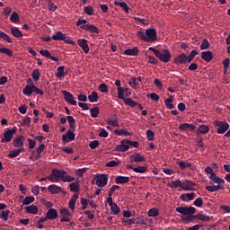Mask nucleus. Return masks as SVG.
Wrapping results in <instances>:
<instances>
[{
	"label": "nucleus",
	"instance_id": "nucleus-38",
	"mask_svg": "<svg viewBox=\"0 0 230 230\" xmlns=\"http://www.w3.org/2000/svg\"><path fill=\"white\" fill-rule=\"evenodd\" d=\"M11 32L13 37H22V31H21V30H19V28L17 27L11 28Z\"/></svg>",
	"mask_w": 230,
	"mask_h": 230
},
{
	"label": "nucleus",
	"instance_id": "nucleus-20",
	"mask_svg": "<svg viewBox=\"0 0 230 230\" xmlns=\"http://www.w3.org/2000/svg\"><path fill=\"white\" fill-rule=\"evenodd\" d=\"M195 128H197L195 124L182 123L179 126V129L183 132H187V130H195Z\"/></svg>",
	"mask_w": 230,
	"mask_h": 230
},
{
	"label": "nucleus",
	"instance_id": "nucleus-4",
	"mask_svg": "<svg viewBox=\"0 0 230 230\" xmlns=\"http://www.w3.org/2000/svg\"><path fill=\"white\" fill-rule=\"evenodd\" d=\"M214 125L217 127V134H226L229 130V123L227 121L216 120L214 121Z\"/></svg>",
	"mask_w": 230,
	"mask_h": 230
},
{
	"label": "nucleus",
	"instance_id": "nucleus-6",
	"mask_svg": "<svg viewBox=\"0 0 230 230\" xmlns=\"http://www.w3.org/2000/svg\"><path fill=\"white\" fill-rule=\"evenodd\" d=\"M17 132V129L15 128H13L12 129H7L4 133V137L1 138L2 143H10L12 141V138L13 137V135H15Z\"/></svg>",
	"mask_w": 230,
	"mask_h": 230
},
{
	"label": "nucleus",
	"instance_id": "nucleus-46",
	"mask_svg": "<svg viewBox=\"0 0 230 230\" xmlns=\"http://www.w3.org/2000/svg\"><path fill=\"white\" fill-rule=\"evenodd\" d=\"M65 69H66V67L64 66H60L58 67V69H57L58 73L56 74L57 78H64Z\"/></svg>",
	"mask_w": 230,
	"mask_h": 230
},
{
	"label": "nucleus",
	"instance_id": "nucleus-3",
	"mask_svg": "<svg viewBox=\"0 0 230 230\" xmlns=\"http://www.w3.org/2000/svg\"><path fill=\"white\" fill-rule=\"evenodd\" d=\"M176 211L180 213V215H183V217H190L197 213V208L194 207H178L176 208Z\"/></svg>",
	"mask_w": 230,
	"mask_h": 230
},
{
	"label": "nucleus",
	"instance_id": "nucleus-12",
	"mask_svg": "<svg viewBox=\"0 0 230 230\" xmlns=\"http://www.w3.org/2000/svg\"><path fill=\"white\" fill-rule=\"evenodd\" d=\"M130 148V146L128 144V140H122L120 142V145H117L115 146L116 152H127Z\"/></svg>",
	"mask_w": 230,
	"mask_h": 230
},
{
	"label": "nucleus",
	"instance_id": "nucleus-34",
	"mask_svg": "<svg viewBox=\"0 0 230 230\" xmlns=\"http://www.w3.org/2000/svg\"><path fill=\"white\" fill-rule=\"evenodd\" d=\"M76 200H78V194H74L68 202V208H70L72 211H75V204H76Z\"/></svg>",
	"mask_w": 230,
	"mask_h": 230
},
{
	"label": "nucleus",
	"instance_id": "nucleus-13",
	"mask_svg": "<svg viewBox=\"0 0 230 230\" xmlns=\"http://www.w3.org/2000/svg\"><path fill=\"white\" fill-rule=\"evenodd\" d=\"M81 30H84L90 33H100V29L93 24L81 25Z\"/></svg>",
	"mask_w": 230,
	"mask_h": 230
},
{
	"label": "nucleus",
	"instance_id": "nucleus-49",
	"mask_svg": "<svg viewBox=\"0 0 230 230\" xmlns=\"http://www.w3.org/2000/svg\"><path fill=\"white\" fill-rule=\"evenodd\" d=\"M0 53H4V55H7V57H13V51L8 48H0Z\"/></svg>",
	"mask_w": 230,
	"mask_h": 230
},
{
	"label": "nucleus",
	"instance_id": "nucleus-50",
	"mask_svg": "<svg viewBox=\"0 0 230 230\" xmlns=\"http://www.w3.org/2000/svg\"><path fill=\"white\" fill-rule=\"evenodd\" d=\"M0 39H3V40H6V42H9V44H12L13 40L10 39V36L6 34L4 31H0Z\"/></svg>",
	"mask_w": 230,
	"mask_h": 230
},
{
	"label": "nucleus",
	"instance_id": "nucleus-41",
	"mask_svg": "<svg viewBox=\"0 0 230 230\" xmlns=\"http://www.w3.org/2000/svg\"><path fill=\"white\" fill-rule=\"evenodd\" d=\"M8 217H10V210H3L0 214V220H3V222H7Z\"/></svg>",
	"mask_w": 230,
	"mask_h": 230
},
{
	"label": "nucleus",
	"instance_id": "nucleus-40",
	"mask_svg": "<svg viewBox=\"0 0 230 230\" xmlns=\"http://www.w3.org/2000/svg\"><path fill=\"white\" fill-rule=\"evenodd\" d=\"M111 208V215H119V211H121V209L119 208V206H118V204H113L110 206Z\"/></svg>",
	"mask_w": 230,
	"mask_h": 230
},
{
	"label": "nucleus",
	"instance_id": "nucleus-43",
	"mask_svg": "<svg viewBox=\"0 0 230 230\" xmlns=\"http://www.w3.org/2000/svg\"><path fill=\"white\" fill-rule=\"evenodd\" d=\"M172 102H173V96L172 95L169 98L164 100V104L167 107V109H170V110L173 109Z\"/></svg>",
	"mask_w": 230,
	"mask_h": 230
},
{
	"label": "nucleus",
	"instance_id": "nucleus-57",
	"mask_svg": "<svg viewBox=\"0 0 230 230\" xmlns=\"http://www.w3.org/2000/svg\"><path fill=\"white\" fill-rule=\"evenodd\" d=\"M119 161L116 162L115 160H111L106 164L107 168H114L116 166H119Z\"/></svg>",
	"mask_w": 230,
	"mask_h": 230
},
{
	"label": "nucleus",
	"instance_id": "nucleus-33",
	"mask_svg": "<svg viewBox=\"0 0 230 230\" xmlns=\"http://www.w3.org/2000/svg\"><path fill=\"white\" fill-rule=\"evenodd\" d=\"M116 6H119L126 12V13H130V7H128V4L125 2H115Z\"/></svg>",
	"mask_w": 230,
	"mask_h": 230
},
{
	"label": "nucleus",
	"instance_id": "nucleus-51",
	"mask_svg": "<svg viewBox=\"0 0 230 230\" xmlns=\"http://www.w3.org/2000/svg\"><path fill=\"white\" fill-rule=\"evenodd\" d=\"M114 134L117 136H130V132H128L127 129H115Z\"/></svg>",
	"mask_w": 230,
	"mask_h": 230
},
{
	"label": "nucleus",
	"instance_id": "nucleus-1",
	"mask_svg": "<svg viewBox=\"0 0 230 230\" xmlns=\"http://www.w3.org/2000/svg\"><path fill=\"white\" fill-rule=\"evenodd\" d=\"M66 173V172L64 170L53 169L51 174L49 175L47 179L48 181H50V182H58V181H62V178Z\"/></svg>",
	"mask_w": 230,
	"mask_h": 230
},
{
	"label": "nucleus",
	"instance_id": "nucleus-60",
	"mask_svg": "<svg viewBox=\"0 0 230 230\" xmlns=\"http://www.w3.org/2000/svg\"><path fill=\"white\" fill-rule=\"evenodd\" d=\"M87 172V168L84 167V168H81V169H77L75 171V175L77 177H84V174Z\"/></svg>",
	"mask_w": 230,
	"mask_h": 230
},
{
	"label": "nucleus",
	"instance_id": "nucleus-27",
	"mask_svg": "<svg viewBox=\"0 0 230 230\" xmlns=\"http://www.w3.org/2000/svg\"><path fill=\"white\" fill-rule=\"evenodd\" d=\"M208 132H209V128L206 125H199L196 130L197 136L199 134H208Z\"/></svg>",
	"mask_w": 230,
	"mask_h": 230
},
{
	"label": "nucleus",
	"instance_id": "nucleus-11",
	"mask_svg": "<svg viewBox=\"0 0 230 230\" xmlns=\"http://www.w3.org/2000/svg\"><path fill=\"white\" fill-rule=\"evenodd\" d=\"M188 62V56L186 54L182 53L177 56L176 58H173V63L176 66H181L182 64H187Z\"/></svg>",
	"mask_w": 230,
	"mask_h": 230
},
{
	"label": "nucleus",
	"instance_id": "nucleus-8",
	"mask_svg": "<svg viewBox=\"0 0 230 230\" xmlns=\"http://www.w3.org/2000/svg\"><path fill=\"white\" fill-rule=\"evenodd\" d=\"M146 37L147 42H154L155 40H157V31H155V29H146Z\"/></svg>",
	"mask_w": 230,
	"mask_h": 230
},
{
	"label": "nucleus",
	"instance_id": "nucleus-53",
	"mask_svg": "<svg viewBox=\"0 0 230 230\" xmlns=\"http://www.w3.org/2000/svg\"><path fill=\"white\" fill-rule=\"evenodd\" d=\"M10 21L12 22H19L21 21V18H19V13H17V12H13L10 16Z\"/></svg>",
	"mask_w": 230,
	"mask_h": 230
},
{
	"label": "nucleus",
	"instance_id": "nucleus-10",
	"mask_svg": "<svg viewBox=\"0 0 230 230\" xmlns=\"http://www.w3.org/2000/svg\"><path fill=\"white\" fill-rule=\"evenodd\" d=\"M208 179H210L209 184H217V186H222L226 183V181L217 176V173H212V175L208 176Z\"/></svg>",
	"mask_w": 230,
	"mask_h": 230
},
{
	"label": "nucleus",
	"instance_id": "nucleus-56",
	"mask_svg": "<svg viewBox=\"0 0 230 230\" xmlns=\"http://www.w3.org/2000/svg\"><path fill=\"white\" fill-rule=\"evenodd\" d=\"M84 12L87 15H94V9L93 8V5L85 6Z\"/></svg>",
	"mask_w": 230,
	"mask_h": 230
},
{
	"label": "nucleus",
	"instance_id": "nucleus-31",
	"mask_svg": "<svg viewBox=\"0 0 230 230\" xmlns=\"http://www.w3.org/2000/svg\"><path fill=\"white\" fill-rule=\"evenodd\" d=\"M218 190H224V185H209L206 187V190L211 193L218 191Z\"/></svg>",
	"mask_w": 230,
	"mask_h": 230
},
{
	"label": "nucleus",
	"instance_id": "nucleus-42",
	"mask_svg": "<svg viewBox=\"0 0 230 230\" xmlns=\"http://www.w3.org/2000/svg\"><path fill=\"white\" fill-rule=\"evenodd\" d=\"M128 84L132 87V89H139V84H137V79L136 77H131Z\"/></svg>",
	"mask_w": 230,
	"mask_h": 230
},
{
	"label": "nucleus",
	"instance_id": "nucleus-28",
	"mask_svg": "<svg viewBox=\"0 0 230 230\" xmlns=\"http://www.w3.org/2000/svg\"><path fill=\"white\" fill-rule=\"evenodd\" d=\"M25 210L27 213H30L31 215H38L39 213V208L35 205H31L25 208Z\"/></svg>",
	"mask_w": 230,
	"mask_h": 230
},
{
	"label": "nucleus",
	"instance_id": "nucleus-5",
	"mask_svg": "<svg viewBox=\"0 0 230 230\" xmlns=\"http://www.w3.org/2000/svg\"><path fill=\"white\" fill-rule=\"evenodd\" d=\"M107 182H109V175L107 174H100L95 177V184L99 188H105Z\"/></svg>",
	"mask_w": 230,
	"mask_h": 230
},
{
	"label": "nucleus",
	"instance_id": "nucleus-39",
	"mask_svg": "<svg viewBox=\"0 0 230 230\" xmlns=\"http://www.w3.org/2000/svg\"><path fill=\"white\" fill-rule=\"evenodd\" d=\"M124 103L128 105V107H137V102L131 98H126L124 99Z\"/></svg>",
	"mask_w": 230,
	"mask_h": 230
},
{
	"label": "nucleus",
	"instance_id": "nucleus-45",
	"mask_svg": "<svg viewBox=\"0 0 230 230\" xmlns=\"http://www.w3.org/2000/svg\"><path fill=\"white\" fill-rule=\"evenodd\" d=\"M148 217H151L153 218L155 217H159V209L157 208H152L148 210Z\"/></svg>",
	"mask_w": 230,
	"mask_h": 230
},
{
	"label": "nucleus",
	"instance_id": "nucleus-23",
	"mask_svg": "<svg viewBox=\"0 0 230 230\" xmlns=\"http://www.w3.org/2000/svg\"><path fill=\"white\" fill-rule=\"evenodd\" d=\"M201 58L205 62H211L213 60V53L209 50L201 52Z\"/></svg>",
	"mask_w": 230,
	"mask_h": 230
},
{
	"label": "nucleus",
	"instance_id": "nucleus-47",
	"mask_svg": "<svg viewBox=\"0 0 230 230\" xmlns=\"http://www.w3.org/2000/svg\"><path fill=\"white\" fill-rule=\"evenodd\" d=\"M146 170H147L146 166H141V165L133 168V172H135V173H146Z\"/></svg>",
	"mask_w": 230,
	"mask_h": 230
},
{
	"label": "nucleus",
	"instance_id": "nucleus-16",
	"mask_svg": "<svg viewBox=\"0 0 230 230\" xmlns=\"http://www.w3.org/2000/svg\"><path fill=\"white\" fill-rule=\"evenodd\" d=\"M46 217L49 220H57L58 218V212L55 208H49L46 213Z\"/></svg>",
	"mask_w": 230,
	"mask_h": 230
},
{
	"label": "nucleus",
	"instance_id": "nucleus-17",
	"mask_svg": "<svg viewBox=\"0 0 230 230\" xmlns=\"http://www.w3.org/2000/svg\"><path fill=\"white\" fill-rule=\"evenodd\" d=\"M77 44L82 48L83 51L84 53H89V45L87 44V40L85 39H78L77 40Z\"/></svg>",
	"mask_w": 230,
	"mask_h": 230
},
{
	"label": "nucleus",
	"instance_id": "nucleus-2",
	"mask_svg": "<svg viewBox=\"0 0 230 230\" xmlns=\"http://www.w3.org/2000/svg\"><path fill=\"white\" fill-rule=\"evenodd\" d=\"M155 57L161 60V62H164V64H168L170 62V58H172V53L168 49H163L162 52L160 50H155Z\"/></svg>",
	"mask_w": 230,
	"mask_h": 230
},
{
	"label": "nucleus",
	"instance_id": "nucleus-54",
	"mask_svg": "<svg viewBox=\"0 0 230 230\" xmlns=\"http://www.w3.org/2000/svg\"><path fill=\"white\" fill-rule=\"evenodd\" d=\"M177 164L180 166L181 170H186V168H190L191 166V164L183 161L177 162Z\"/></svg>",
	"mask_w": 230,
	"mask_h": 230
},
{
	"label": "nucleus",
	"instance_id": "nucleus-9",
	"mask_svg": "<svg viewBox=\"0 0 230 230\" xmlns=\"http://www.w3.org/2000/svg\"><path fill=\"white\" fill-rule=\"evenodd\" d=\"M62 94L64 96V100L66 102V103H69L70 105L76 106L77 102L75 100V96L72 95L71 93L67 91H62Z\"/></svg>",
	"mask_w": 230,
	"mask_h": 230
},
{
	"label": "nucleus",
	"instance_id": "nucleus-22",
	"mask_svg": "<svg viewBox=\"0 0 230 230\" xmlns=\"http://www.w3.org/2000/svg\"><path fill=\"white\" fill-rule=\"evenodd\" d=\"M48 190L49 191V193H51L52 195H55L57 193H60L62 191V187L58 186V185H49L48 187Z\"/></svg>",
	"mask_w": 230,
	"mask_h": 230
},
{
	"label": "nucleus",
	"instance_id": "nucleus-55",
	"mask_svg": "<svg viewBox=\"0 0 230 230\" xmlns=\"http://www.w3.org/2000/svg\"><path fill=\"white\" fill-rule=\"evenodd\" d=\"M90 113L92 118H98V114H100V108L94 107L90 110Z\"/></svg>",
	"mask_w": 230,
	"mask_h": 230
},
{
	"label": "nucleus",
	"instance_id": "nucleus-48",
	"mask_svg": "<svg viewBox=\"0 0 230 230\" xmlns=\"http://www.w3.org/2000/svg\"><path fill=\"white\" fill-rule=\"evenodd\" d=\"M146 136L147 141H154V139L155 138V133H154L152 129H147L146 131Z\"/></svg>",
	"mask_w": 230,
	"mask_h": 230
},
{
	"label": "nucleus",
	"instance_id": "nucleus-61",
	"mask_svg": "<svg viewBox=\"0 0 230 230\" xmlns=\"http://www.w3.org/2000/svg\"><path fill=\"white\" fill-rule=\"evenodd\" d=\"M98 89L100 93H109V87L104 83L101 84Z\"/></svg>",
	"mask_w": 230,
	"mask_h": 230
},
{
	"label": "nucleus",
	"instance_id": "nucleus-29",
	"mask_svg": "<svg viewBox=\"0 0 230 230\" xmlns=\"http://www.w3.org/2000/svg\"><path fill=\"white\" fill-rule=\"evenodd\" d=\"M181 185H182V181L181 180L172 181V182L167 183V186L172 189H177V188L181 189Z\"/></svg>",
	"mask_w": 230,
	"mask_h": 230
},
{
	"label": "nucleus",
	"instance_id": "nucleus-63",
	"mask_svg": "<svg viewBox=\"0 0 230 230\" xmlns=\"http://www.w3.org/2000/svg\"><path fill=\"white\" fill-rule=\"evenodd\" d=\"M66 119L69 123V127L71 128H75V118L73 116H67Z\"/></svg>",
	"mask_w": 230,
	"mask_h": 230
},
{
	"label": "nucleus",
	"instance_id": "nucleus-24",
	"mask_svg": "<svg viewBox=\"0 0 230 230\" xmlns=\"http://www.w3.org/2000/svg\"><path fill=\"white\" fill-rule=\"evenodd\" d=\"M192 218H196V220H199L200 222H209L212 217L204 214H197L192 216Z\"/></svg>",
	"mask_w": 230,
	"mask_h": 230
},
{
	"label": "nucleus",
	"instance_id": "nucleus-36",
	"mask_svg": "<svg viewBox=\"0 0 230 230\" xmlns=\"http://www.w3.org/2000/svg\"><path fill=\"white\" fill-rule=\"evenodd\" d=\"M88 100L91 103H96V102L99 100L98 93L92 92V93L88 95Z\"/></svg>",
	"mask_w": 230,
	"mask_h": 230
},
{
	"label": "nucleus",
	"instance_id": "nucleus-14",
	"mask_svg": "<svg viewBox=\"0 0 230 230\" xmlns=\"http://www.w3.org/2000/svg\"><path fill=\"white\" fill-rule=\"evenodd\" d=\"M63 143H71L75 141V133L71 129L67 130L65 135L62 136Z\"/></svg>",
	"mask_w": 230,
	"mask_h": 230
},
{
	"label": "nucleus",
	"instance_id": "nucleus-15",
	"mask_svg": "<svg viewBox=\"0 0 230 230\" xmlns=\"http://www.w3.org/2000/svg\"><path fill=\"white\" fill-rule=\"evenodd\" d=\"M13 146L14 148H21V146H24V136L19 135L13 140Z\"/></svg>",
	"mask_w": 230,
	"mask_h": 230
},
{
	"label": "nucleus",
	"instance_id": "nucleus-35",
	"mask_svg": "<svg viewBox=\"0 0 230 230\" xmlns=\"http://www.w3.org/2000/svg\"><path fill=\"white\" fill-rule=\"evenodd\" d=\"M21 152H24V148L21 147L19 149L12 150L9 153L8 157H11L12 159H13V157H17V155H19V154H21Z\"/></svg>",
	"mask_w": 230,
	"mask_h": 230
},
{
	"label": "nucleus",
	"instance_id": "nucleus-30",
	"mask_svg": "<svg viewBox=\"0 0 230 230\" xmlns=\"http://www.w3.org/2000/svg\"><path fill=\"white\" fill-rule=\"evenodd\" d=\"M130 181V178L128 176H118L115 179L116 184H127Z\"/></svg>",
	"mask_w": 230,
	"mask_h": 230
},
{
	"label": "nucleus",
	"instance_id": "nucleus-19",
	"mask_svg": "<svg viewBox=\"0 0 230 230\" xmlns=\"http://www.w3.org/2000/svg\"><path fill=\"white\" fill-rule=\"evenodd\" d=\"M40 55H41L42 57H45L46 58H50V60H53V62H58V58L52 56L49 50L48 49H41L40 51Z\"/></svg>",
	"mask_w": 230,
	"mask_h": 230
},
{
	"label": "nucleus",
	"instance_id": "nucleus-58",
	"mask_svg": "<svg viewBox=\"0 0 230 230\" xmlns=\"http://www.w3.org/2000/svg\"><path fill=\"white\" fill-rule=\"evenodd\" d=\"M32 78L33 80H35V82H39V80H40V72L39 71V69L33 70Z\"/></svg>",
	"mask_w": 230,
	"mask_h": 230
},
{
	"label": "nucleus",
	"instance_id": "nucleus-64",
	"mask_svg": "<svg viewBox=\"0 0 230 230\" xmlns=\"http://www.w3.org/2000/svg\"><path fill=\"white\" fill-rule=\"evenodd\" d=\"M209 48V41L208 39H204L201 45H200V49H208Z\"/></svg>",
	"mask_w": 230,
	"mask_h": 230
},
{
	"label": "nucleus",
	"instance_id": "nucleus-62",
	"mask_svg": "<svg viewBox=\"0 0 230 230\" xmlns=\"http://www.w3.org/2000/svg\"><path fill=\"white\" fill-rule=\"evenodd\" d=\"M69 188L72 191H78V190H80V184H78V182H72Z\"/></svg>",
	"mask_w": 230,
	"mask_h": 230
},
{
	"label": "nucleus",
	"instance_id": "nucleus-59",
	"mask_svg": "<svg viewBox=\"0 0 230 230\" xmlns=\"http://www.w3.org/2000/svg\"><path fill=\"white\" fill-rule=\"evenodd\" d=\"M125 89L123 87H118V98L123 100L125 98Z\"/></svg>",
	"mask_w": 230,
	"mask_h": 230
},
{
	"label": "nucleus",
	"instance_id": "nucleus-37",
	"mask_svg": "<svg viewBox=\"0 0 230 230\" xmlns=\"http://www.w3.org/2000/svg\"><path fill=\"white\" fill-rule=\"evenodd\" d=\"M106 123L111 127H119V121H118V118L107 119Z\"/></svg>",
	"mask_w": 230,
	"mask_h": 230
},
{
	"label": "nucleus",
	"instance_id": "nucleus-44",
	"mask_svg": "<svg viewBox=\"0 0 230 230\" xmlns=\"http://www.w3.org/2000/svg\"><path fill=\"white\" fill-rule=\"evenodd\" d=\"M35 202V197L33 196H27L25 199L22 200L23 206H28L31 203Z\"/></svg>",
	"mask_w": 230,
	"mask_h": 230
},
{
	"label": "nucleus",
	"instance_id": "nucleus-7",
	"mask_svg": "<svg viewBox=\"0 0 230 230\" xmlns=\"http://www.w3.org/2000/svg\"><path fill=\"white\" fill-rule=\"evenodd\" d=\"M181 190H183V191H194L195 183L190 180H185L181 181Z\"/></svg>",
	"mask_w": 230,
	"mask_h": 230
},
{
	"label": "nucleus",
	"instance_id": "nucleus-52",
	"mask_svg": "<svg viewBox=\"0 0 230 230\" xmlns=\"http://www.w3.org/2000/svg\"><path fill=\"white\" fill-rule=\"evenodd\" d=\"M197 55H199V51H197L195 49L191 50L190 55L187 56V62H189V64H190V62H191L193 60V58H195V57H197Z\"/></svg>",
	"mask_w": 230,
	"mask_h": 230
},
{
	"label": "nucleus",
	"instance_id": "nucleus-25",
	"mask_svg": "<svg viewBox=\"0 0 230 230\" xmlns=\"http://www.w3.org/2000/svg\"><path fill=\"white\" fill-rule=\"evenodd\" d=\"M180 199L183 202H187V200H193V199H195V192L181 194L180 196Z\"/></svg>",
	"mask_w": 230,
	"mask_h": 230
},
{
	"label": "nucleus",
	"instance_id": "nucleus-26",
	"mask_svg": "<svg viewBox=\"0 0 230 230\" xmlns=\"http://www.w3.org/2000/svg\"><path fill=\"white\" fill-rule=\"evenodd\" d=\"M66 34L60 31H56V33L52 36L53 40H66Z\"/></svg>",
	"mask_w": 230,
	"mask_h": 230
},
{
	"label": "nucleus",
	"instance_id": "nucleus-21",
	"mask_svg": "<svg viewBox=\"0 0 230 230\" xmlns=\"http://www.w3.org/2000/svg\"><path fill=\"white\" fill-rule=\"evenodd\" d=\"M130 163H143L146 161L145 157L141 156L139 154H134L129 157Z\"/></svg>",
	"mask_w": 230,
	"mask_h": 230
},
{
	"label": "nucleus",
	"instance_id": "nucleus-32",
	"mask_svg": "<svg viewBox=\"0 0 230 230\" xmlns=\"http://www.w3.org/2000/svg\"><path fill=\"white\" fill-rule=\"evenodd\" d=\"M35 84H27L25 88L23 89L22 93L25 94V96H31L33 94V87Z\"/></svg>",
	"mask_w": 230,
	"mask_h": 230
},
{
	"label": "nucleus",
	"instance_id": "nucleus-18",
	"mask_svg": "<svg viewBox=\"0 0 230 230\" xmlns=\"http://www.w3.org/2000/svg\"><path fill=\"white\" fill-rule=\"evenodd\" d=\"M124 55H128L129 57H137V55H139V49L137 47L128 49L124 50Z\"/></svg>",
	"mask_w": 230,
	"mask_h": 230
}]
</instances>
